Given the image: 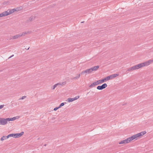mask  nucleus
I'll return each mask as SVG.
<instances>
[{"mask_svg":"<svg viewBox=\"0 0 153 153\" xmlns=\"http://www.w3.org/2000/svg\"><path fill=\"white\" fill-rule=\"evenodd\" d=\"M153 62V60H149L147 61L136 65L133 66L136 70L142 67L149 65Z\"/></svg>","mask_w":153,"mask_h":153,"instance_id":"f257e3e1","label":"nucleus"},{"mask_svg":"<svg viewBox=\"0 0 153 153\" xmlns=\"http://www.w3.org/2000/svg\"><path fill=\"white\" fill-rule=\"evenodd\" d=\"M107 86V84L106 83H105L101 85L98 86L97 87V88L98 90H102L105 88Z\"/></svg>","mask_w":153,"mask_h":153,"instance_id":"f03ea898","label":"nucleus"},{"mask_svg":"<svg viewBox=\"0 0 153 153\" xmlns=\"http://www.w3.org/2000/svg\"><path fill=\"white\" fill-rule=\"evenodd\" d=\"M7 122L6 118H0V125H5L7 123Z\"/></svg>","mask_w":153,"mask_h":153,"instance_id":"7ed1b4c3","label":"nucleus"},{"mask_svg":"<svg viewBox=\"0 0 153 153\" xmlns=\"http://www.w3.org/2000/svg\"><path fill=\"white\" fill-rule=\"evenodd\" d=\"M137 138L136 134H135L134 135L131 136V137H129L128 138L129 142H130L131 141L133 140L134 139Z\"/></svg>","mask_w":153,"mask_h":153,"instance_id":"20e7f679","label":"nucleus"},{"mask_svg":"<svg viewBox=\"0 0 153 153\" xmlns=\"http://www.w3.org/2000/svg\"><path fill=\"white\" fill-rule=\"evenodd\" d=\"M19 118V117L18 116H17L15 117H14L13 118H7L6 119L7 120V121H13L16 120V119H18Z\"/></svg>","mask_w":153,"mask_h":153,"instance_id":"39448f33","label":"nucleus"},{"mask_svg":"<svg viewBox=\"0 0 153 153\" xmlns=\"http://www.w3.org/2000/svg\"><path fill=\"white\" fill-rule=\"evenodd\" d=\"M20 37V34H17L15 36H11L10 37V40H11L12 39H18Z\"/></svg>","mask_w":153,"mask_h":153,"instance_id":"423d86ee","label":"nucleus"},{"mask_svg":"<svg viewBox=\"0 0 153 153\" xmlns=\"http://www.w3.org/2000/svg\"><path fill=\"white\" fill-rule=\"evenodd\" d=\"M146 133V132L145 131H142L140 133L136 134L137 137L142 136Z\"/></svg>","mask_w":153,"mask_h":153,"instance_id":"0eeeda50","label":"nucleus"},{"mask_svg":"<svg viewBox=\"0 0 153 153\" xmlns=\"http://www.w3.org/2000/svg\"><path fill=\"white\" fill-rule=\"evenodd\" d=\"M129 143V142H128V138H127V139L121 141L119 143V144H126Z\"/></svg>","mask_w":153,"mask_h":153,"instance_id":"6e6552de","label":"nucleus"},{"mask_svg":"<svg viewBox=\"0 0 153 153\" xmlns=\"http://www.w3.org/2000/svg\"><path fill=\"white\" fill-rule=\"evenodd\" d=\"M23 134V131H22L20 133L15 134V138L19 137L22 136Z\"/></svg>","mask_w":153,"mask_h":153,"instance_id":"1a4fd4ad","label":"nucleus"},{"mask_svg":"<svg viewBox=\"0 0 153 153\" xmlns=\"http://www.w3.org/2000/svg\"><path fill=\"white\" fill-rule=\"evenodd\" d=\"M106 82L105 81V79L104 78L102 79L99 80L97 81V83L98 85L102 83H103L104 82Z\"/></svg>","mask_w":153,"mask_h":153,"instance_id":"9d476101","label":"nucleus"},{"mask_svg":"<svg viewBox=\"0 0 153 153\" xmlns=\"http://www.w3.org/2000/svg\"><path fill=\"white\" fill-rule=\"evenodd\" d=\"M31 33V31H27V32H24L22 33L21 34H20V37L22 36H24L26 34H29Z\"/></svg>","mask_w":153,"mask_h":153,"instance_id":"9b49d317","label":"nucleus"},{"mask_svg":"<svg viewBox=\"0 0 153 153\" xmlns=\"http://www.w3.org/2000/svg\"><path fill=\"white\" fill-rule=\"evenodd\" d=\"M99 68V66L98 65H97L96 66H95L91 68V70H92V71H97L98 68Z\"/></svg>","mask_w":153,"mask_h":153,"instance_id":"f8f14e48","label":"nucleus"},{"mask_svg":"<svg viewBox=\"0 0 153 153\" xmlns=\"http://www.w3.org/2000/svg\"><path fill=\"white\" fill-rule=\"evenodd\" d=\"M98 85L97 83V81L95 82H94L89 86L90 88H92L93 87L95 86L96 85Z\"/></svg>","mask_w":153,"mask_h":153,"instance_id":"ddd939ff","label":"nucleus"},{"mask_svg":"<svg viewBox=\"0 0 153 153\" xmlns=\"http://www.w3.org/2000/svg\"><path fill=\"white\" fill-rule=\"evenodd\" d=\"M7 14H6V12L4 11L2 13L0 14V17L7 16Z\"/></svg>","mask_w":153,"mask_h":153,"instance_id":"4468645a","label":"nucleus"},{"mask_svg":"<svg viewBox=\"0 0 153 153\" xmlns=\"http://www.w3.org/2000/svg\"><path fill=\"white\" fill-rule=\"evenodd\" d=\"M6 14H7V16L13 13L11 9L8 10L7 11H6Z\"/></svg>","mask_w":153,"mask_h":153,"instance_id":"2eb2a0df","label":"nucleus"},{"mask_svg":"<svg viewBox=\"0 0 153 153\" xmlns=\"http://www.w3.org/2000/svg\"><path fill=\"white\" fill-rule=\"evenodd\" d=\"M8 138H9V137H8V135H7V136H4L3 137H2L1 138V141H2L4 140L7 139Z\"/></svg>","mask_w":153,"mask_h":153,"instance_id":"dca6fc26","label":"nucleus"},{"mask_svg":"<svg viewBox=\"0 0 153 153\" xmlns=\"http://www.w3.org/2000/svg\"><path fill=\"white\" fill-rule=\"evenodd\" d=\"M105 79V81H106L107 80H110V79H112L111 76H108L105 78H104Z\"/></svg>","mask_w":153,"mask_h":153,"instance_id":"f3484780","label":"nucleus"},{"mask_svg":"<svg viewBox=\"0 0 153 153\" xmlns=\"http://www.w3.org/2000/svg\"><path fill=\"white\" fill-rule=\"evenodd\" d=\"M35 18L33 16H31L30 17L29 19L27 20V21L28 22H31Z\"/></svg>","mask_w":153,"mask_h":153,"instance_id":"a211bd4d","label":"nucleus"},{"mask_svg":"<svg viewBox=\"0 0 153 153\" xmlns=\"http://www.w3.org/2000/svg\"><path fill=\"white\" fill-rule=\"evenodd\" d=\"M66 83V82H62L56 84H57V85L58 86L59 85H64Z\"/></svg>","mask_w":153,"mask_h":153,"instance_id":"6ab92c4d","label":"nucleus"},{"mask_svg":"<svg viewBox=\"0 0 153 153\" xmlns=\"http://www.w3.org/2000/svg\"><path fill=\"white\" fill-rule=\"evenodd\" d=\"M8 137H13L15 138V134H11L8 135Z\"/></svg>","mask_w":153,"mask_h":153,"instance_id":"aec40b11","label":"nucleus"},{"mask_svg":"<svg viewBox=\"0 0 153 153\" xmlns=\"http://www.w3.org/2000/svg\"><path fill=\"white\" fill-rule=\"evenodd\" d=\"M118 75L119 74H114L111 75L112 79L115 78L117 76H118Z\"/></svg>","mask_w":153,"mask_h":153,"instance_id":"412c9836","label":"nucleus"},{"mask_svg":"<svg viewBox=\"0 0 153 153\" xmlns=\"http://www.w3.org/2000/svg\"><path fill=\"white\" fill-rule=\"evenodd\" d=\"M67 101L69 102H71L74 101H73V98H68L67 99Z\"/></svg>","mask_w":153,"mask_h":153,"instance_id":"4be33fe9","label":"nucleus"},{"mask_svg":"<svg viewBox=\"0 0 153 153\" xmlns=\"http://www.w3.org/2000/svg\"><path fill=\"white\" fill-rule=\"evenodd\" d=\"M80 74H79L77 75V76L74 77L72 79H78V78H79L80 76Z\"/></svg>","mask_w":153,"mask_h":153,"instance_id":"5701e85b","label":"nucleus"},{"mask_svg":"<svg viewBox=\"0 0 153 153\" xmlns=\"http://www.w3.org/2000/svg\"><path fill=\"white\" fill-rule=\"evenodd\" d=\"M85 73H86V74L87 73V70H86L85 71H82V72L80 74L81 75H83Z\"/></svg>","mask_w":153,"mask_h":153,"instance_id":"b1692460","label":"nucleus"},{"mask_svg":"<svg viewBox=\"0 0 153 153\" xmlns=\"http://www.w3.org/2000/svg\"><path fill=\"white\" fill-rule=\"evenodd\" d=\"M87 74H90L92 71V70H91V68L87 69Z\"/></svg>","mask_w":153,"mask_h":153,"instance_id":"393cba45","label":"nucleus"},{"mask_svg":"<svg viewBox=\"0 0 153 153\" xmlns=\"http://www.w3.org/2000/svg\"><path fill=\"white\" fill-rule=\"evenodd\" d=\"M66 102H62V103H61L60 104V105L59 106V107L60 108L62 106H64V105L65 104H66Z\"/></svg>","mask_w":153,"mask_h":153,"instance_id":"a878e982","label":"nucleus"},{"mask_svg":"<svg viewBox=\"0 0 153 153\" xmlns=\"http://www.w3.org/2000/svg\"><path fill=\"white\" fill-rule=\"evenodd\" d=\"M22 7H17L16 8V11L21 10L22 9Z\"/></svg>","mask_w":153,"mask_h":153,"instance_id":"bb28decb","label":"nucleus"},{"mask_svg":"<svg viewBox=\"0 0 153 153\" xmlns=\"http://www.w3.org/2000/svg\"><path fill=\"white\" fill-rule=\"evenodd\" d=\"M79 96H76L74 98H73V101H74V100H77L79 98Z\"/></svg>","mask_w":153,"mask_h":153,"instance_id":"cd10ccee","label":"nucleus"},{"mask_svg":"<svg viewBox=\"0 0 153 153\" xmlns=\"http://www.w3.org/2000/svg\"><path fill=\"white\" fill-rule=\"evenodd\" d=\"M57 84H56L54 85L53 86V88H52V89H53V90L55 88H56V87H57Z\"/></svg>","mask_w":153,"mask_h":153,"instance_id":"c85d7f7f","label":"nucleus"},{"mask_svg":"<svg viewBox=\"0 0 153 153\" xmlns=\"http://www.w3.org/2000/svg\"><path fill=\"white\" fill-rule=\"evenodd\" d=\"M132 71V69L131 67L130 68H128L127 69V71Z\"/></svg>","mask_w":153,"mask_h":153,"instance_id":"c756f323","label":"nucleus"},{"mask_svg":"<svg viewBox=\"0 0 153 153\" xmlns=\"http://www.w3.org/2000/svg\"><path fill=\"white\" fill-rule=\"evenodd\" d=\"M26 97V96H24L20 98L19 100H23Z\"/></svg>","mask_w":153,"mask_h":153,"instance_id":"7c9ffc66","label":"nucleus"},{"mask_svg":"<svg viewBox=\"0 0 153 153\" xmlns=\"http://www.w3.org/2000/svg\"><path fill=\"white\" fill-rule=\"evenodd\" d=\"M59 108H60L59 107V106H58V107H56V108H54L53 110H54V111H56L58 109H59Z\"/></svg>","mask_w":153,"mask_h":153,"instance_id":"2f4dec72","label":"nucleus"},{"mask_svg":"<svg viewBox=\"0 0 153 153\" xmlns=\"http://www.w3.org/2000/svg\"><path fill=\"white\" fill-rule=\"evenodd\" d=\"M11 10L13 13L15 11H16V8H14L13 9H11Z\"/></svg>","mask_w":153,"mask_h":153,"instance_id":"473e14b6","label":"nucleus"},{"mask_svg":"<svg viewBox=\"0 0 153 153\" xmlns=\"http://www.w3.org/2000/svg\"><path fill=\"white\" fill-rule=\"evenodd\" d=\"M4 105H0V109H1L3 108Z\"/></svg>","mask_w":153,"mask_h":153,"instance_id":"72a5a7b5","label":"nucleus"},{"mask_svg":"<svg viewBox=\"0 0 153 153\" xmlns=\"http://www.w3.org/2000/svg\"><path fill=\"white\" fill-rule=\"evenodd\" d=\"M131 68L132 71L136 70L133 66L131 67Z\"/></svg>","mask_w":153,"mask_h":153,"instance_id":"f704fd0d","label":"nucleus"},{"mask_svg":"<svg viewBox=\"0 0 153 153\" xmlns=\"http://www.w3.org/2000/svg\"><path fill=\"white\" fill-rule=\"evenodd\" d=\"M14 56V55H13L8 58V59Z\"/></svg>","mask_w":153,"mask_h":153,"instance_id":"c9c22d12","label":"nucleus"},{"mask_svg":"<svg viewBox=\"0 0 153 153\" xmlns=\"http://www.w3.org/2000/svg\"><path fill=\"white\" fill-rule=\"evenodd\" d=\"M84 22V21H83V22H81V23H83Z\"/></svg>","mask_w":153,"mask_h":153,"instance_id":"e433bc0d","label":"nucleus"},{"mask_svg":"<svg viewBox=\"0 0 153 153\" xmlns=\"http://www.w3.org/2000/svg\"><path fill=\"white\" fill-rule=\"evenodd\" d=\"M46 144H45V145H44V146H46Z\"/></svg>","mask_w":153,"mask_h":153,"instance_id":"4c0bfd02","label":"nucleus"},{"mask_svg":"<svg viewBox=\"0 0 153 153\" xmlns=\"http://www.w3.org/2000/svg\"><path fill=\"white\" fill-rule=\"evenodd\" d=\"M2 71V70H0V72H1Z\"/></svg>","mask_w":153,"mask_h":153,"instance_id":"58836bf2","label":"nucleus"},{"mask_svg":"<svg viewBox=\"0 0 153 153\" xmlns=\"http://www.w3.org/2000/svg\"><path fill=\"white\" fill-rule=\"evenodd\" d=\"M29 48H29H28L27 49V50H28Z\"/></svg>","mask_w":153,"mask_h":153,"instance_id":"ea45409f","label":"nucleus"},{"mask_svg":"<svg viewBox=\"0 0 153 153\" xmlns=\"http://www.w3.org/2000/svg\"><path fill=\"white\" fill-rule=\"evenodd\" d=\"M89 93H88L87 94V95Z\"/></svg>","mask_w":153,"mask_h":153,"instance_id":"a19ab883","label":"nucleus"}]
</instances>
